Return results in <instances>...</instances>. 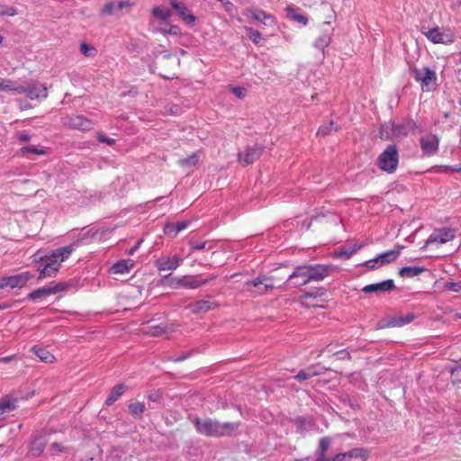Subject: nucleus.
<instances>
[{
  "instance_id": "obj_1",
  "label": "nucleus",
  "mask_w": 461,
  "mask_h": 461,
  "mask_svg": "<svg viewBox=\"0 0 461 461\" xmlns=\"http://www.w3.org/2000/svg\"><path fill=\"white\" fill-rule=\"evenodd\" d=\"M193 424L196 431L205 437L221 438L233 435L239 429V422H220L211 418L195 417Z\"/></svg>"
},
{
  "instance_id": "obj_2",
  "label": "nucleus",
  "mask_w": 461,
  "mask_h": 461,
  "mask_svg": "<svg viewBox=\"0 0 461 461\" xmlns=\"http://www.w3.org/2000/svg\"><path fill=\"white\" fill-rule=\"evenodd\" d=\"M74 245H68L53 250L46 257L45 262L38 267L39 279L54 276L59 269L60 263L65 261L73 252Z\"/></svg>"
},
{
  "instance_id": "obj_3",
  "label": "nucleus",
  "mask_w": 461,
  "mask_h": 461,
  "mask_svg": "<svg viewBox=\"0 0 461 461\" xmlns=\"http://www.w3.org/2000/svg\"><path fill=\"white\" fill-rule=\"evenodd\" d=\"M399 163V154L396 145H389L378 157L377 166L384 172L394 173Z\"/></svg>"
},
{
  "instance_id": "obj_4",
  "label": "nucleus",
  "mask_w": 461,
  "mask_h": 461,
  "mask_svg": "<svg viewBox=\"0 0 461 461\" xmlns=\"http://www.w3.org/2000/svg\"><path fill=\"white\" fill-rule=\"evenodd\" d=\"M214 276L208 279H201L199 276H184L181 277L172 278L168 285L172 288L184 287L188 289H196L208 284L209 281L213 280Z\"/></svg>"
},
{
  "instance_id": "obj_5",
  "label": "nucleus",
  "mask_w": 461,
  "mask_h": 461,
  "mask_svg": "<svg viewBox=\"0 0 461 461\" xmlns=\"http://www.w3.org/2000/svg\"><path fill=\"white\" fill-rule=\"evenodd\" d=\"M456 230L453 228L436 229L427 239L421 249H426L431 244L443 245L452 241L456 238Z\"/></svg>"
},
{
  "instance_id": "obj_6",
  "label": "nucleus",
  "mask_w": 461,
  "mask_h": 461,
  "mask_svg": "<svg viewBox=\"0 0 461 461\" xmlns=\"http://www.w3.org/2000/svg\"><path fill=\"white\" fill-rule=\"evenodd\" d=\"M412 74L415 80L421 83L422 89L427 91L435 89L437 86V76L434 70L429 68H423L422 69L414 68Z\"/></svg>"
},
{
  "instance_id": "obj_7",
  "label": "nucleus",
  "mask_w": 461,
  "mask_h": 461,
  "mask_svg": "<svg viewBox=\"0 0 461 461\" xmlns=\"http://www.w3.org/2000/svg\"><path fill=\"white\" fill-rule=\"evenodd\" d=\"M69 285L66 283H50V285L38 288L28 294V299L34 301L41 298H45L51 294L68 289Z\"/></svg>"
},
{
  "instance_id": "obj_8",
  "label": "nucleus",
  "mask_w": 461,
  "mask_h": 461,
  "mask_svg": "<svg viewBox=\"0 0 461 461\" xmlns=\"http://www.w3.org/2000/svg\"><path fill=\"white\" fill-rule=\"evenodd\" d=\"M310 282H319L330 276L333 267L330 265L305 264Z\"/></svg>"
},
{
  "instance_id": "obj_9",
  "label": "nucleus",
  "mask_w": 461,
  "mask_h": 461,
  "mask_svg": "<svg viewBox=\"0 0 461 461\" xmlns=\"http://www.w3.org/2000/svg\"><path fill=\"white\" fill-rule=\"evenodd\" d=\"M32 277L29 272H23L14 276H4L0 278V289L5 288H22Z\"/></svg>"
},
{
  "instance_id": "obj_10",
  "label": "nucleus",
  "mask_w": 461,
  "mask_h": 461,
  "mask_svg": "<svg viewBox=\"0 0 461 461\" xmlns=\"http://www.w3.org/2000/svg\"><path fill=\"white\" fill-rule=\"evenodd\" d=\"M16 94H25L32 100L46 98L48 96L47 88L41 84H29L27 86H18L15 89Z\"/></svg>"
},
{
  "instance_id": "obj_11",
  "label": "nucleus",
  "mask_w": 461,
  "mask_h": 461,
  "mask_svg": "<svg viewBox=\"0 0 461 461\" xmlns=\"http://www.w3.org/2000/svg\"><path fill=\"white\" fill-rule=\"evenodd\" d=\"M310 283L308 279V274L304 265L297 266L294 267L293 273L289 276L286 280V285L298 288L306 285Z\"/></svg>"
},
{
  "instance_id": "obj_12",
  "label": "nucleus",
  "mask_w": 461,
  "mask_h": 461,
  "mask_svg": "<svg viewBox=\"0 0 461 461\" xmlns=\"http://www.w3.org/2000/svg\"><path fill=\"white\" fill-rule=\"evenodd\" d=\"M420 145L424 156H433L438 151L439 138L435 134L422 136L420 139Z\"/></svg>"
},
{
  "instance_id": "obj_13",
  "label": "nucleus",
  "mask_w": 461,
  "mask_h": 461,
  "mask_svg": "<svg viewBox=\"0 0 461 461\" xmlns=\"http://www.w3.org/2000/svg\"><path fill=\"white\" fill-rule=\"evenodd\" d=\"M263 152V149L255 145L249 146L243 151L239 152V161L243 166H249L254 163Z\"/></svg>"
},
{
  "instance_id": "obj_14",
  "label": "nucleus",
  "mask_w": 461,
  "mask_h": 461,
  "mask_svg": "<svg viewBox=\"0 0 461 461\" xmlns=\"http://www.w3.org/2000/svg\"><path fill=\"white\" fill-rule=\"evenodd\" d=\"M245 286H254L259 294H264L274 288L273 277L268 276H259L254 280L247 281Z\"/></svg>"
},
{
  "instance_id": "obj_15",
  "label": "nucleus",
  "mask_w": 461,
  "mask_h": 461,
  "mask_svg": "<svg viewBox=\"0 0 461 461\" xmlns=\"http://www.w3.org/2000/svg\"><path fill=\"white\" fill-rule=\"evenodd\" d=\"M169 4L186 24L194 25L196 21V17L192 14V12L184 3L178 0H169Z\"/></svg>"
},
{
  "instance_id": "obj_16",
  "label": "nucleus",
  "mask_w": 461,
  "mask_h": 461,
  "mask_svg": "<svg viewBox=\"0 0 461 461\" xmlns=\"http://www.w3.org/2000/svg\"><path fill=\"white\" fill-rule=\"evenodd\" d=\"M329 368L325 366H321L318 364L311 365L304 369L300 370L296 375H294V379L303 382L308 380L313 376H318L325 373Z\"/></svg>"
},
{
  "instance_id": "obj_17",
  "label": "nucleus",
  "mask_w": 461,
  "mask_h": 461,
  "mask_svg": "<svg viewBox=\"0 0 461 461\" xmlns=\"http://www.w3.org/2000/svg\"><path fill=\"white\" fill-rule=\"evenodd\" d=\"M67 124L77 130L90 131L93 129V122L82 115H71L68 118Z\"/></svg>"
},
{
  "instance_id": "obj_18",
  "label": "nucleus",
  "mask_w": 461,
  "mask_h": 461,
  "mask_svg": "<svg viewBox=\"0 0 461 461\" xmlns=\"http://www.w3.org/2000/svg\"><path fill=\"white\" fill-rule=\"evenodd\" d=\"M395 288L393 280L387 279L380 283L367 285L363 287L362 291L366 294L368 293H384L389 292Z\"/></svg>"
},
{
  "instance_id": "obj_19",
  "label": "nucleus",
  "mask_w": 461,
  "mask_h": 461,
  "mask_svg": "<svg viewBox=\"0 0 461 461\" xmlns=\"http://www.w3.org/2000/svg\"><path fill=\"white\" fill-rule=\"evenodd\" d=\"M181 263V259L174 256L172 258L164 257L155 261V266L159 271L175 270Z\"/></svg>"
},
{
  "instance_id": "obj_20",
  "label": "nucleus",
  "mask_w": 461,
  "mask_h": 461,
  "mask_svg": "<svg viewBox=\"0 0 461 461\" xmlns=\"http://www.w3.org/2000/svg\"><path fill=\"white\" fill-rule=\"evenodd\" d=\"M248 13L251 14V18L267 26H273L276 24L275 17L261 9H249Z\"/></svg>"
},
{
  "instance_id": "obj_21",
  "label": "nucleus",
  "mask_w": 461,
  "mask_h": 461,
  "mask_svg": "<svg viewBox=\"0 0 461 461\" xmlns=\"http://www.w3.org/2000/svg\"><path fill=\"white\" fill-rule=\"evenodd\" d=\"M218 304L214 302L207 301V300H199L194 303H189L186 306V309H189L192 313H204L214 308H216Z\"/></svg>"
},
{
  "instance_id": "obj_22",
  "label": "nucleus",
  "mask_w": 461,
  "mask_h": 461,
  "mask_svg": "<svg viewBox=\"0 0 461 461\" xmlns=\"http://www.w3.org/2000/svg\"><path fill=\"white\" fill-rule=\"evenodd\" d=\"M422 33L433 43L447 44L453 41L450 36L440 32L438 26L427 32L422 31Z\"/></svg>"
},
{
  "instance_id": "obj_23",
  "label": "nucleus",
  "mask_w": 461,
  "mask_h": 461,
  "mask_svg": "<svg viewBox=\"0 0 461 461\" xmlns=\"http://www.w3.org/2000/svg\"><path fill=\"white\" fill-rule=\"evenodd\" d=\"M402 246H396L393 249L387 250L382 254H379L375 258L379 263V267L393 262L400 256L402 249Z\"/></svg>"
},
{
  "instance_id": "obj_24",
  "label": "nucleus",
  "mask_w": 461,
  "mask_h": 461,
  "mask_svg": "<svg viewBox=\"0 0 461 461\" xmlns=\"http://www.w3.org/2000/svg\"><path fill=\"white\" fill-rule=\"evenodd\" d=\"M416 315L412 312H408L402 316H393L390 318L387 322L383 326L384 328L402 327L411 323Z\"/></svg>"
},
{
  "instance_id": "obj_25",
  "label": "nucleus",
  "mask_w": 461,
  "mask_h": 461,
  "mask_svg": "<svg viewBox=\"0 0 461 461\" xmlns=\"http://www.w3.org/2000/svg\"><path fill=\"white\" fill-rule=\"evenodd\" d=\"M47 441L43 436H33L29 453L34 457L40 456L43 453Z\"/></svg>"
},
{
  "instance_id": "obj_26",
  "label": "nucleus",
  "mask_w": 461,
  "mask_h": 461,
  "mask_svg": "<svg viewBox=\"0 0 461 461\" xmlns=\"http://www.w3.org/2000/svg\"><path fill=\"white\" fill-rule=\"evenodd\" d=\"M332 32L333 29H323L322 33L314 41V48L323 51L331 42Z\"/></svg>"
},
{
  "instance_id": "obj_27",
  "label": "nucleus",
  "mask_w": 461,
  "mask_h": 461,
  "mask_svg": "<svg viewBox=\"0 0 461 461\" xmlns=\"http://www.w3.org/2000/svg\"><path fill=\"white\" fill-rule=\"evenodd\" d=\"M132 267L133 261L131 259H122L114 263L111 267V271L113 274H125L129 273Z\"/></svg>"
},
{
  "instance_id": "obj_28",
  "label": "nucleus",
  "mask_w": 461,
  "mask_h": 461,
  "mask_svg": "<svg viewBox=\"0 0 461 461\" xmlns=\"http://www.w3.org/2000/svg\"><path fill=\"white\" fill-rule=\"evenodd\" d=\"M126 5H127L126 2H119V3L109 2V3L105 4L103 6V8L101 9V14L103 16L113 15L114 14V12L122 10Z\"/></svg>"
},
{
  "instance_id": "obj_29",
  "label": "nucleus",
  "mask_w": 461,
  "mask_h": 461,
  "mask_svg": "<svg viewBox=\"0 0 461 461\" xmlns=\"http://www.w3.org/2000/svg\"><path fill=\"white\" fill-rule=\"evenodd\" d=\"M125 389H126V387L122 384H117L116 386H114L112 389L109 395L107 396V398L105 400V404L107 406H110L113 403H114L123 394V393L125 392Z\"/></svg>"
},
{
  "instance_id": "obj_30",
  "label": "nucleus",
  "mask_w": 461,
  "mask_h": 461,
  "mask_svg": "<svg viewBox=\"0 0 461 461\" xmlns=\"http://www.w3.org/2000/svg\"><path fill=\"white\" fill-rule=\"evenodd\" d=\"M427 269L424 267H404L400 268L399 275L402 277H414L425 272Z\"/></svg>"
},
{
  "instance_id": "obj_31",
  "label": "nucleus",
  "mask_w": 461,
  "mask_h": 461,
  "mask_svg": "<svg viewBox=\"0 0 461 461\" xmlns=\"http://www.w3.org/2000/svg\"><path fill=\"white\" fill-rule=\"evenodd\" d=\"M292 421L295 425L297 432L301 434H303L312 427L311 420L303 416L295 417L294 419H293Z\"/></svg>"
},
{
  "instance_id": "obj_32",
  "label": "nucleus",
  "mask_w": 461,
  "mask_h": 461,
  "mask_svg": "<svg viewBox=\"0 0 461 461\" xmlns=\"http://www.w3.org/2000/svg\"><path fill=\"white\" fill-rule=\"evenodd\" d=\"M331 444V439L329 437H323L319 441V446L317 450L315 451V456H318L320 459H322L323 456H326L327 451Z\"/></svg>"
},
{
  "instance_id": "obj_33",
  "label": "nucleus",
  "mask_w": 461,
  "mask_h": 461,
  "mask_svg": "<svg viewBox=\"0 0 461 461\" xmlns=\"http://www.w3.org/2000/svg\"><path fill=\"white\" fill-rule=\"evenodd\" d=\"M349 459H357L359 461H365L369 456V451L363 447H356L348 451Z\"/></svg>"
},
{
  "instance_id": "obj_34",
  "label": "nucleus",
  "mask_w": 461,
  "mask_h": 461,
  "mask_svg": "<svg viewBox=\"0 0 461 461\" xmlns=\"http://www.w3.org/2000/svg\"><path fill=\"white\" fill-rule=\"evenodd\" d=\"M32 350L42 362L52 363L55 359L54 356L46 348L33 347Z\"/></svg>"
},
{
  "instance_id": "obj_35",
  "label": "nucleus",
  "mask_w": 461,
  "mask_h": 461,
  "mask_svg": "<svg viewBox=\"0 0 461 461\" xmlns=\"http://www.w3.org/2000/svg\"><path fill=\"white\" fill-rule=\"evenodd\" d=\"M379 137L382 140H390L394 139L393 122H388L381 126Z\"/></svg>"
},
{
  "instance_id": "obj_36",
  "label": "nucleus",
  "mask_w": 461,
  "mask_h": 461,
  "mask_svg": "<svg viewBox=\"0 0 461 461\" xmlns=\"http://www.w3.org/2000/svg\"><path fill=\"white\" fill-rule=\"evenodd\" d=\"M130 413L135 418V419H140L142 414L144 413L146 407L143 402H131L128 405Z\"/></svg>"
},
{
  "instance_id": "obj_37",
  "label": "nucleus",
  "mask_w": 461,
  "mask_h": 461,
  "mask_svg": "<svg viewBox=\"0 0 461 461\" xmlns=\"http://www.w3.org/2000/svg\"><path fill=\"white\" fill-rule=\"evenodd\" d=\"M339 128V126L337 123H335L333 121H330L319 128L317 135L324 137L330 134L332 131H337Z\"/></svg>"
},
{
  "instance_id": "obj_38",
  "label": "nucleus",
  "mask_w": 461,
  "mask_h": 461,
  "mask_svg": "<svg viewBox=\"0 0 461 461\" xmlns=\"http://www.w3.org/2000/svg\"><path fill=\"white\" fill-rule=\"evenodd\" d=\"M174 330H175V329L172 324L171 325H157V326H152L149 328V333L155 337L161 336L162 334L169 333Z\"/></svg>"
},
{
  "instance_id": "obj_39",
  "label": "nucleus",
  "mask_w": 461,
  "mask_h": 461,
  "mask_svg": "<svg viewBox=\"0 0 461 461\" xmlns=\"http://www.w3.org/2000/svg\"><path fill=\"white\" fill-rule=\"evenodd\" d=\"M286 13L288 17H290L292 20L300 23L303 25H306L308 23V17L303 14L296 13L292 6L286 7Z\"/></svg>"
},
{
  "instance_id": "obj_40",
  "label": "nucleus",
  "mask_w": 461,
  "mask_h": 461,
  "mask_svg": "<svg viewBox=\"0 0 461 461\" xmlns=\"http://www.w3.org/2000/svg\"><path fill=\"white\" fill-rule=\"evenodd\" d=\"M249 39L256 45H260L263 40L261 33L252 27H245Z\"/></svg>"
},
{
  "instance_id": "obj_41",
  "label": "nucleus",
  "mask_w": 461,
  "mask_h": 461,
  "mask_svg": "<svg viewBox=\"0 0 461 461\" xmlns=\"http://www.w3.org/2000/svg\"><path fill=\"white\" fill-rule=\"evenodd\" d=\"M16 407L15 401H11L8 398H4L0 401V417L5 413L14 410Z\"/></svg>"
},
{
  "instance_id": "obj_42",
  "label": "nucleus",
  "mask_w": 461,
  "mask_h": 461,
  "mask_svg": "<svg viewBox=\"0 0 461 461\" xmlns=\"http://www.w3.org/2000/svg\"><path fill=\"white\" fill-rule=\"evenodd\" d=\"M149 402H153L154 405L149 406L150 408H158L162 399V392L160 390H150L147 395Z\"/></svg>"
},
{
  "instance_id": "obj_43",
  "label": "nucleus",
  "mask_w": 461,
  "mask_h": 461,
  "mask_svg": "<svg viewBox=\"0 0 461 461\" xmlns=\"http://www.w3.org/2000/svg\"><path fill=\"white\" fill-rule=\"evenodd\" d=\"M393 127L394 138H403L409 134L405 122L396 123L393 122Z\"/></svg>"
},
{
  "instance_id": "obj_44",
  "label": "nucleus",
  "mask_w": 461,
  "mask_h": 461,
  "mask_svg": "<svg viewBox=\"0 0 461 461\" xmlns=\"http://www.w3.org/2000/svg\"><path fill=\"white\" fill-rule=\"evenodd\" d=\"M17 86H18L15 84V82L10 79H0V91L15 93Z\"/></svg>"
},
{
  "instance_id": "obj_45",
  "label": "nucleus",
  "mask_w": 461,
  "mask_h": 461,
  "mask_svg": "<svg viewBox=\"0 0 461 461\" xmlns=\"http://www.w3.org/2000/svg\"><path fill=\"white\" fill-rule=\"evenodd\" d=\"M152 14L157 18L166 21L171 16V12L168 9L157 6L153 8Z\"/></svg>"
},
{
  "instance_id": "obj_46",
  "label": "nucleus",
  "mask_w": 461,
  "mask_h": 461,
  "mask_svg": "<svg viewBox=\"0 0 461 461\" xmlns=\"http://www.w3.org/2000/svg\"><path fill=\"white\" fill-rule=\"evenodd\" d=\"M79 49L81 53L86 57H93L96 52V50L93 46L86 42L81 43Z\"/></svg>"
},
{
  "instance_id": "obj_47",
  "label": "nucleus",
  "mask_w": 461,
  "mask_h": 461,
  "mask_svg": "<svg viewBox=\"0 0 461 461\" xmlns=\"http://www.w3.org/2000/svg\"><path fill=\"white\" fill-rule=\"evenodd\" d=\"M198 156L195 153H194L185 158L180 159L179 162L182 166L193 167L198 162Z\"/></svg>"
},
{
  "instance_id": "obj_48",
  "label": "nucleus",
  "mask_w": 461,
  "mask_h": 461,
  "mask_svg": "<svg viewBox=\"0 0 461 461\" xmlns=\"http://www.w3.org/2000/svg\"><path fill=\"white\" fill-rule=\"evenodd\" d=\"M17 14V9L14 6L0 5V15L14 16Z\"/></svg>"
},
{
  "instance_id": "obj_49",
  "label": "nucleus",
  "mask_w": 461,
  "mask_h": 461,
  "mask_svg": "<svg viewBox=\"0 0 461 461\" xmlns=\"http://www.w3.org/2000/svg\"><path fill=\"white\" fill-rule=\"evenodd\" d=\"M164 233L167 236L171 238H175L177 235V231L175 227V223L168 222L164 227Z\"/></svg>"
},
{
  "instance_id": "obj_50",
  "label": "nucleus",
  "mask_w": 461,
  "mask_h": 461,
  "mask_svg": "<svg viewBox=\"0 0 461 461\" xmlns=\"http://www.w3.org/2000/svg\"><path fill=\"white\" fill-rule=\"evenodd\" d=\"M68 448L66 447L61 446L60 444L54 442L50 447V452L51 456H56L61 452L66 451Z\"/></svg>"
},
{
  "instance_id": "obj_51",
  "label": "nucleus",
  "mask_w": 461,
  "mask_h": 461,
  "mask_svg": "<svg viewBox=\"0 0 461 461\" xmlns=\"http://www.w3.org/2000/svg\"><path fill=\"white\" fill-rule=\"evenodd\" d=\"M451 377L455 383H461V366L451 369Z\"/></svg>"
},
{
  "instance_id": "obj_52",
  "label": "nucleus",
  "mask_w": 461,
  "mask_h": 461,
  "mask_svg": "<svg viewBox=\"0 0 461 461\" xmlns=\"http://www.w3.org/2000/svg\"><path fill=\"white\" fill-rule=\"evenodd\" d=\"M405 124H406L408 132L414 131H418L419 132L422 131V130L420 128V126L417 125V123L411 119H409L408 121H406Z\"/></svg>"
},
{
  "instance_id": "obj_53",
  "label": "nucleus",
  "mask_w": 461,
  "mask_h": 461,
  "mask_svg": "<svg viewBox=\"0 0 461 461\" xmlns=\"http://www.w3.org/2000/svg\"><path fill=\"white\" fill-rule=\"evenodd\" d=\"M445 287L452 292H460L461 291V282H447Z\"/></svg>"
},
{
  "instance_id": "obj_54",
  "label": "nucleus",
  "mask_w": 461,
  "mask_h": 461,
  "mask_svg": "<svg viewBox=\"0 0 461 461\" xmlns=\"http://www.w3.org/2000/svg\"><path fill=\"white\" fill-rule=\"evenodd\" d=\"M189 245L192 251L202 250L205 249L206 242L198 243L194 240H190Z\"/></svg>"
},
{
  "instance_id": "obj_55",
  "label": "nucleus",
  "mask_w": 461,
  "mask_h": 461,
  "mask_svg": "<svg viewBox=\"0 0 461 461\" xmlns=\"http://www.w3.org/2000/svg\"><path fill=\"white\" fill-rule=\"evenodd\" d=\"M97 140L102 142V143H105L109 146H112L115 143V140L113 139H111L109 137H106L105 135L102 134V133H98L97 135Z\"/></svg>"
},
{
  "instance_id": "obj_56",
  "label": "nucleus",
  "mask_w": 461,
  "mask_h": 461,
  "mask_svg": "<svg viewBox=\"0 0 461 461\" xmlns=\"http://www.w3.org/2000/svg\"><path fill=\"white\" fill-rule=\"evenodd\" d=\"M333 355L336 356L338 357V359H339V360L351 358L350 354L346 349L337 351V352L333 353Z\"/></svg>"
},
{
  "instance_id": "obj_57",
  "label": "nucleus",
  "mask_w": 461,
  "mask_h": 461,
  "mask_svg": "<svg viewBox=\"0 0 461 461\" xmlns=\"http://www.w3.org/2000/svg\"><path fill=\"white\" fill-rule=\"evenodd\" d=\"M348 452L339 453L331 458L332 461H351L348 456Z\"/></svg>"
},
{
  "instance_id": "obj_58",
  "label": "nucleus",
  "mask_w": 461,
  "mask_h": 461,
  "mask_svg": "<svg viewBox=\"0 0 461 461\" xmlns=\"http://www.w3.org/2000/svg\"><path fill=\"white\" fill-rule=\"evenodd\" d=\"M165 32L171 35H178L180 33V28L177 25H170L168 30L165 31Z\"/></svg>"
},
{
  "instance_id": "obj_59",
  "label": "nucleus",
  "mask_w": 461,
  "mask_h": 461,
  "mask_svg": "<svg viewBox=\"0 0 461 461\" xmlns=\"http://www.w3.org/2000/svg\"><path fill=\"white\" fill-rule=\"evenodd\" d=\"M22 151L23 153H25V152H32V153H34V154H43L42 150H39L38 149H36V148H34L32 146L23 148Z\"/></svg>"
},
{
  "instance_id": "obj_60",
  "label": "nucleus",
  "mask_w": 461,
  "mask_h": 461,
  "mask_svg": "<svg viewBox=\"0 0 461 461\" xmlns=\"http://www.w3.org/2000/svg\"><path fill=\"white\" fill-rule=\"evenodd\" d=\"M188 224H189L188 221H178V222L175 223V227H176L177 233L180 232L181 230H185L188 226Z\"/></svg>"
},
{
  "instance_id": "obj_61",
  "label": "nucleus",
  "mask_w": 461,
  "mask_h": 461,
  "mask_svg": "<svg viewBox=\"0 0 461 461\" xmlns=\"http://www.w3.org/2000/svg\"><path fill=\"white\" fill-rule=\"evenodd\" d=\"M232 93L236 96L241 98V97H243L245 95V89L243 87H233L232 88Z\"/></svg>"
},
{
  "instance_id": "obj_62",
  "label": "nucleus",
  "mask_w": 461,
  "mask_h": 461,
  "mask_svg": "<svg viewBox=\"0 0 461 461\" xmlns=\"http://www.w3.org/2000/svg\"><path fill=\"white\" fill-rule=\"evenodd\" d=\"M366 267L369 269H375L376 267V265L379 266V263L377 262L376 258L367 260L365 263Z\"/></svg>"
},
{
  "instance_id": "obj_63",
  "label": "nucleus",
  "mask_w": 461,
  "mask_h": 461,
  "mask_svg": "<svg viewBox=\"0 0 461 461\" xmlns=\"http://www.w3.org/2000/svg\"><path fill=\"white\" fill-rule=\"evenodd\" d=\"M19 140L23 142H27L31 140V137L28 134L22 133L19 135Z\"/></svg>"
},
{
  "instance_id": "obj_64",
  "label": "nucleus",
  "mask_w": 461,
  "mask_h": 461,
  "mask_svg": "<svg viewBox=\"0 0 461 461\" xmlns=\"http://www.w3.org/2000/svg\"><path fill=\"white\" fill-rule=\"evenodd\" d=\"M315 297H316V294L314 293H312V292H306L303 294V298H315Z\"/></svg>"
}]
</instances>
